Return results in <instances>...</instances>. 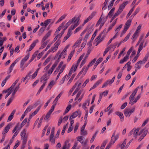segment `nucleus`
I'll use <instances>...</instances> for the list:
<instances>
[{
  "label": "nucleus",
  "mask_w": 149,
  "mask_h": 149,
  "mask_svg": "<svg viewBox=\"0 0 149 149\" xmlns=\"http://www.w3.org/2000/svg\"><path fill=\"white\" fill-rule=\"evenodd\" d=\"M90 100H86L82 105V108L85 110L87 108V107L89 106Z\"/></svg>",
  "instance_id": "37"
},
{
  "label": "nucleus",
  "mask_w": 149,
  "mask_h": 149,
  "mask_svg": "<svg viewBox=\"0 0 149 149\" xmlns=\"http://www.w3.org/2000/svg\"><path fill=\"white\" fill-rule=\"evenodd\" d=\"M116 76H114L111 79H108L106 81L102 86V88H104L108 85L111 86L114 81Z\"/></svg>",
  "instance_id": "13"
},
{
  "label": "nucleus",
  "mask_w": 149,
  "mask_h": 149,
  "mask_svg": "<svg viewBox=\"0 0 149 149\" xmlns=\"http://www.w3.org/2000/svg\"><path fill=\"white\" fill-rule=\"evenodd\" d=\"M78 25V23H75V24L72 25L70 27L67 35L64 37L63 40V42H65L71 36L72 31L74 30Z\"/></svg>",
  "instance_id": "5"
},
{
  "label": "nucleus",
  "mask_w": 149,
  "mask_h": 149,
  "mask_svg": "<svg viewBox=\"0 0 149 149\" xmlns=\"http://www.w3.org/2000/svg\"><path fill=\"white\" fill-rule=\"evenodd\" d=\"M14 98V97L11 96L7 101V103L6 104V106H8L10 103L12 102Z\"/></svg>",
  "instance_id": "60"
},
{
  "label": "nucleus",
  "mask_w": 149,
  "mask_h": 149,
  "mask_svg": "<svg viewBox=\"0 0 149 149\" xmlns=\"http://www.w3.org/2000/svg\"><path fill=\"white\" fill-rule=\"evenodd\" d=\"M115 113L116 115L119 116L121 121H123L124 120V116L123 113L121 112L117 111Z\"/></svg>",
  "instance_id": "42"
},
{
  "label": "nucleus",
  "mask_w": 149,
  "mask_h": 149,
  "mask_svg": "<svg viewBox=\"0 0 149 149\" xmlns=\"http://www.w3.org/2000/svg\"><path fill=\"white\" fill-rule=\"evenodd\" d=\"M86 23H85L84 21V23L82 24L80 26H79L74 31V33L75 34L77 32L79 31H80L83 27V26Z\"/></svg>",
  "instance_id": "38"
},
{
  "label": "nucleus",
  "mask_w": 149,
  "mask_h": 149,
  "mask_svg": "<svg viewBox=\"0 0 149 149\" xmlns=\"http://www.w3.org/2000/svg\"><path fill=\"white\" fill-rule=\"evenodd\" d=\"M70 146V144L69 143L68 141H65L64 145L62 149H69Z\"/></svg>",
  "instance_id": "36"
},
{
  "label": "nucleus",
  "mask_w": 149,
  "mask_h": 149,
  "mask_svg": "<svg viewBox=\"0 0 149 149\" xmlns=\"http://www.w3.org/2000/svg\"><path fill=\"white\" fill-rule=\"evenodd\" d=\"M37 105V104L36 103L33 105H30L26 109L24 112V114H26L29 112L33 108L36 107Z\"/></svg>",
  "instance_id": "27"
},
{
  "label": "nucleus",
  "mask_w": 149,
  "mask_h": 149,
  "mask_svg": "<svg viewBox=\"0 0 149 149\" xmlns=\"http://www.w3.org/2000/svg\"><path fill=\"white\" fill-rule=\"evenodd\" d=\"M49 42V40H47L45 41L42 44L41 46L40 47V49H42L44 48L47 45Z\"/></svg>",
  "instance_id": "50"
},
{
  "label": "nucleus",
  "mask_w": 149,
  "mask_h": 149,
  "mask_svg": "<svg viewBox=\"0 0 149 149\" xmlns=\"http://www.w3.org/2000/svg\"><path fill=\"white\" fill-rule=\"evenodd\" d=\"M66 66V64L63 63L62 61L60 62L58 67L54 72V73H56L59 71L60 72V73H62L65 68Z\"/></svg>",
  "instance_id": "9"
},
{
  "label": "nucleus",
  "mask_w": 149,
  "mask_h": 149,
  "mask_svg": "<svg viewBox=\"0 0 149 149\" xmlns=\"http://www.w3.org/2000/svg\"><path fill=\"white\" fill-rule=\"evenodd\" d=\"M75 51V50L74 49L71 51V52L70 54L68 56V58L67 59L68 62H69L71 58L72 57Z\"/></svg>",
  "instance_id": "44"
},
{
  "label": "nucleus",
  "mask_w": 149,
  "mask_h": 149,
  "mask_svg": "<svg viewBox=\"0 0 149 149\" xmlns=\"http://www.w3.org/2000/svg\"><path fill=\"white\" fill-rule=\"evenodd\" d=\"M117 19H115L112 22L111 24L110 25L109 27L108 28L107 30L106 29H105L103 32H106V33H108L110 31L112 28L113 26L116 24Z\"/></svg>",
  "instance_id": "17"
},
{
  "label": "nucleus",
  "mask_w": 149,
  "mask_h": 149,
  "mask_svg": "<svg viewBox=\"0 0 149 149\" xmlns=\"http://www.w3.org/2000/svg\"><path fill=\"white\" fill-rule=\"evenodd\" d=\"M61 44V41L58 40L54 44V46L52 47L50 49L47 54L45 55L44 57V58H45L47 56L49 52L54 53L56 52L58 49V46L60 45Z\"/></svg>",
  "instance_id": "4"
},
{
  "label": "nucleus",
  "mask_w": 149,
  "mask_h": 149,
  "mask_svg": "<svg viewBox=\"0 0 149 149\" xmlns=\"http://www.w3.org/2000/svg\"><path fill=\"white\" fill-rule=\"evenodd\" d=\"M78 66L74 63L71 66L68 74L67 75V77L70 78L72 74L77 69Z\"/></svg>",
  "instance_id": "11"
},
{
  "label": "nucleus",
  "mask_w": 149,
  "mask_h": 149,
  "mask_svg": "<svg viewBox=\"0 0 149 149\" xmlns=\"http://www.w3.org/2000/svg\"><path fill=\"white\" fill-rule=\"evenodd\" d=\"M29 57V53L26 55L21 61L20 64V67L23 66L25 62L27 61Z\"/></svg>",
  "instance_id": "21"
},
{
  "label": "nucleus",
  "mask_w": 149,
  "mask_h": 149,
  "mask_svg": "<svg viewBox=\"0 0 149 149\" xmlns=\"http://www.w3.org/2000/svg\"><path fill=\"white\" fill-rule=\"evenodd\" d=\"M54 130L55 127H54L48 124L45 127L43 130Z\"/></svg>",
  "instance_id": "31"
},
{
  "label": "nucleus",
  "mask_w": 149,
  "mask_h": 149,
  "mask_svg": "<svg viewBox=\"0 0 149 149\" xmlns=\"http://www.w3.org/2000/svg\"><path fill=\"white\" fill-rule=\"evenodd\" d=\"M108 142V140L106 139L104 141L100 147V149H104L107 143Z\"/></svg>",
  "instance_id": "49"
},
{
  "label": "nucleus",
  "mask_w": 149,
  "mask_h": 149,
  "mask_svg": "<svg viewBox=\"0 0 149 149\" xmlns=\"http://www.w3.org/2000/svg\"><path fill=\"white\" fill-rule=\"evenodd\" d=\"M78 142L77 141H76L74 142L73 146L72 147L71 149H79V147L78 146L77 147L78 145Z\"/></svg>",
  "instance_id": "63"
},
{
  "label": "nucleus",
  "mask_w": 149,
  "mask_h": 149,
  "mask_svg": "<svg viewBox=\"0 0 149 149\" xmlns=\"http://www.w3.org/2000/svg\"><path fill=\"white\" fill-rule=\"evenodd\" d=\"M96 61V59L95 58L93 59L90 62L87 66H84L83 68L81 70L79 73V74L80 75L82 74L83 76L85 75L87 71L89 68L90 67L93 65V64L95 63Z\"/></svg>",
  "instance_id": "3"
},
{
  "label": "nucleus",
  "mask_w": 149,
  "mask_h": 149,
  "mask_svg": "<svg viewBox=\"0 0 149 149\" xmlns=\"http://www.w3.org/2000/svg\"><path fill=\"white\" fill-rule=\"evenodd\" d=\"M119 134L118 132H114L111 137L110 142L105 149H109L112 145L118 139Z\"/></svg>",
  "instance_id": "1"
},
{
  "label": "nucleus",
  "mask_w": 149,
  "mask_h": 149,
  "mask_svg": "<svg viewBox=\"0 0 149 149\" xmlns=\"http://www.w3.org/2000/svg\"><path fill=\"white\" fill-rule=\"evenodd\" d=\"M91 51L92 50L91 49V47H88V50L87 51V53L86 54L84 58H87L89 55L90 54Z\"/></svg>",
  "instance_id": "55"
},
{
  "label": "nucleus",
  "mask_w": 149,
  "mask_h": 149,
  "mask_svg": "<svg viewBox=\"0 0 149 149\" xmlns=\"http://www.w3.org/2000/svg\"><path fill=\"white\" fill-rule=\"evenodd\" d=\"M126 140L127 139H125L123 143L118 144V147H120V149H125V146L126 143Z\"/></svg>",
  "instance_id": "30"
},
{
  "label": "nucleus",
  "mask_w": 149,
  "mask_h": 149,
  "mask_svg": "<svg viewBox=\"0 0 149 149\" xmlns=\"http://www.w3.org/2000/svg\"><path fill=\"white\" fill-rule=\"evenodd\" d=\"M19 86H17L14 88L13 92L12 93V96L14 97V95L19 88Z\"/></svg>",
  "instance_id": "58"
},
{
  "label": "nucleus",
  "mask_w": 149,
  "mask_h": 149,
  "mask_svg": "<svg viewBox=\"0 0 149 149\" xmlns=\"http://www.w3.org/2000/svg\"><path fill=\"white\" fill-rule=\"evenodd\" d=\"M84 56V54L81 55L80 57L78 59V60H77V62L76 63H74L78 66L79 63H80V61H81V60L83 58Z\"/></svg>",
  "instance_id": "53"
},
{
  "label": "nucleus",
  "mask_w": 149,
  "mask_h": 149,
  "mask_svg": "<svg viewBox=\"0 0 149 149\" xmlns=\"http://www.w3.org/2000/svg\"><path fill=\"white\" fill-rule=\"evenodd\" d=\"M45 29V27H42L41 28L39 31L38 34L39 35H41L44 32Z\"/></svg>",
  "instance_id": "64"
},
{
  "label": "nucleus",
  "mask_w": 149,
  "mask_h": 149,
  "mask_svg": "<svg viewBox=\"0 0 149 149\" xmlns=\"http://www.w3.org/2000/svg\"><path fill=\"white\" fill-rule=\"evenodd\" d=\"M32 73V72L31 71L29 72L28 74L26 75V78L27 80L26 81V84L28 82V80L30 79V78L31 77L32 75H31Z\"/></svg>",
  "instance_id": "48"
},
{
  "label": "nucleus",
  "mask_w": 149,
  "mask_h": 149,
  "mask_svg": "<svg viewBox=\"0 0 149 149\" xmlns=\"http://www.w3.org/2000/svg\"><path fill=\"white\" fill-rule=\"evenodd\" d=\"M103 79H101L98 81H97L93 85V87H92L90 89V91L96 87H97L99 84H101L102 81Z\"/></svg>",
  "instance_id": "28"
},
{
  "label": "nucleus",
  "mask_w": 149,
  "mask_h": 149,
  "mask_svg": "<svg viewBox=\"0 0 149 149\" xmlns=\"http://www.w3.org/2000/svg\"><path fill=\"white\" fill-rule=\"evenodd\" d=\"M51 31H49L43 37L42 40V41H44L46 39H48L49 37L50 36L51 34Z\"/></svg>",
  "instance_id": "35"
},
{
  "label": "nucleus",
  "mask_w": 149,
  "mask_h": 149,
  "mask_svg": "<svg viewBox=\"0 0 149 149\" xmlns=\"http://www.w3.org/2000/svg\"><path fill=\"white\" fill-rule=\"evenodd\" d=\"M15 112V110H13L9 116L7 120V122H8L10 121L13 118Z\"/></svg>",
  "instance_id": "39"
},
{
  "label": "nucleus",
  "mask_w": 149,
  "mask_h": 149,
  "mask_svg": "<svg viewBox=\"0 0 149 149\" xmlns=\"http://www.w3.org/2000/svg\"><path fill=\"white\" fill-rule=\"evenodd\" d=\"M102 34H100L96 38L95 41H96V43L95 46H97L101 42L104 40V38H101Z\"/></svg>",
  "instance_id": "23"
},
{
  "label": "nucleus",
  "mask_w": 149,
  "mask_h": 149,
  "mask_svg": "<svg viewBox=\"0 0 149 149\" xmlns=\"http://www.w3.org/2000/svg\"><path fill=\"white\" fill-rule=\"evenodd\" d=\"M13 125L12 123H9L5 127L4 130H8L9 129L13 127Z\"/></svg>",
  "instance_id": "52"
},
{
  "label": "nucleus",
  "mask_w": 149,
  "mask_h": 149,
  "mask_svg": "<svg viewBox=\"0 0 149 149\" xmlns=\"http://www.w3.org/2000/svg\"><path fill=\"white\" fill-rule=\"evenodd\" d=\"M65 24V23L63 22L61 24V25L60 26L58 29L56 30V31L55 32V34L56 35L58 33V32L60 31V30L61 29L62 27L63 26H64V24Z\"/></svg>",
  "instance_id": "51"
},
{
  "label": "nucleus",
  "mask_w": 149,
  "mask_h": 149,
  "mask_svg": "<svg viewBox=\"0 0 149 149\" xmlns=\"http://www.w3.org/2000/svg\"><path fill=\"white\" fill-rule=\"evenodd\" d=\"M79 111H77L73 113L70 116L69 119H72L76 118L79 114Z\"/></svg>",
  "instance_id": "34"
},
{
  "label": "nucleus",
  "mask_w": 149,
  "mask_h": 149,
  "mask_svg": "<svg viewBox=\"0 0 149 149\" xmlns=\"http://www.w3.org/2000/svg\"><path fill=\"white\" fill-rule=\"evenodd\" d=\"M51 57L50 56L49 57L47 58L45 61V62L43 63V65L44 66L45 65H47L49 62L50 61L51 59Z\"/></svg>",
  "instance_id": "62"
},
{
  "label": "nucleus",
  "mask_w": 149,
  "mask_h": 149,
  "mask_svg": "<svg viewBox=\"0 0 149 149\" xmlns=\"http://www.w3.org/2000/svg\"><path fill=\"white\" fill-rule=\"evenodd\" d=\"M49 78V77H47V75L45 74L43 75L41 78L40 81L42 83L44 84L45 83V84H46V81Z\"/></svg>",
  "instance_id": "33"
},
{
  "label": "nucleus",
  "mask_w": 149,
  "mask_h": 149,
  "mask_svg": "<svg viewBox=\"0 0 149 149\" xmlns=\"http://www.w3.org/2000/svg\"><path fill=\"white\" fill-rule=\"evenodd\" d=\"M97 12L95 11H94L88 17L84 20L85 23H86L88 21L91 20L96 15Z\"/></svg>",
  "instance_id": "19"
},
{
  "label": "nucleus",
  "mask_w": 149,
  "mask_h": 149,
  "mask_svg": "<svg viewBox=\"0 0 149 149\" xmlns=\"http://www.w3.org/2000/svg\"><path fill=\"white\" fill-rule=\"evenodd\" d=\"M81 42V41L80 40H77L73 46V48H74L77 47L79 45Z\"/></svg>",
  "instance_id": "61"
},
{
  "label": "nucleus",
  "mask_w": 149,
  "mask_h": 149,
  "mask_svg": "<svg viewBox=\"0 0 149 149\" xmlns=\"http://www.w3.org/2000/svg\"><path fill=\"white\" fill-rule=\"evenodd\" d=\"M56 82V80H51L47 87V89L51 90L52 87L55 85Z\"/></svg>",
  "instance_id": "25"
},
{
  "label": "nucleus",
  "mask_w": 149,
  "mask_h": 149,
  "mask_svg": "<svg viewBox=\"0 0 149 149\" xmlns=\"http://www.w3.org/2000/svg\"><path fill=\"white\" fill-rule=\"evenodd\" d=\"M139 33L136 32L133 34L131 38L133 43L137 39L139 36Z\"/></svg>",
  "instance_id": "32"
},
{
  "label": "nucleus",
  "mask_w": 149,
  "mask_h": 149,
  "mask_svg": "<svg viewBox=\"0 0 149 149\" xmlns=\"http://www.w3.org/2000/svg\"><path fill=\"white\" fill-rule=\"evenodd\" d=\"M79 18L74 17L69 20L65 25L68 27L73 22V24L71 25L70 26H71L72 25L75 24V23H78L79 25Z\"/></svg>",
  "instance_id": "8"
},
{
  "label": "nucleus",
  "mask_w": 149,
  "mask_h": 149,
  "mask_svg": "<svg viewBox=\"0 0 149 149\" xmlns=\"http://www.w3.org/2000/svg\"><path fill=\"white\" fill-rule=\"evenodd\" d=\"M27 119L25 118L22 121V123L20 124L18 123L15 126V128L13 130H21L22 127L25 125L27 122Z\"/></svg>",
  "instance_id": "10"
},
{
  "label": "nucleus",
  "mask_w": 149,
  "mask_h": 149,
  "mask_svg": "<svg viewBox=\"0 0 149 149\" xmlns=\"http://www.w3.org/2000/svg\"><path fill=\"white\" fill-rule=\"evenodd\" d=\"M149 56V52H148L145 57L143 58L142 60H140L137 62L139 64L141 65H142L144 64L147 61Z\"/></svg>",
  "instance_id": "14"
},
{
  "label": "nucleus",
  "mask_w": 149,
  "mask_h": 149,
  "mask_svg": "<svg viewBox=\"0 0 149 149\" xmlns=\"http://www.w3.org/2000/svg\"><path fill=\"white\" fill-rule=\"evenodd\" d=\"M135 110V107H133L131 109H126L124 110V114L126 117H129Z\"/></svg>",
  "instance_id": "12"
},
{
  "label": "nucleus",
  "mask_w": 149,
  "mask_h": 149,
  "mask_svg": "<svg viewBox=\"0 0 149 149\" xmlns=\"http://www.w3.org/2000/svg\"><path fill=\"white\" fill-rule=\"evenodd\" d=\"M122 26L123 25L122 24H121L119 26L117 27L115 30V32L118 34V32L120 30Z\"/></svg>",
  "instance_id": "59"
},
{
  "label": "nucleus",
  "mask_w": 149,
  "mask_h": 149,
  "mask_svg": "<svg viewBox=\"0 0 149 149\" xmlns=\"http://www.w3.org/2000/svg\"><path fill=\"white\" fill-rule=\"evenodd\" d=\"M70 120V127L68 130H73V124L74 123V120L72 119H69Z\"/></svg>",
  "instance_id": "43"
},
{
  "label": "nucleus",
  "mask_w": 149,
  "mask_h": 149,
  "mask_svg": "<svg viewBox=\"0 0 149 149\" xmlns=\"http://www.w3.org/2000/svg\"><path fill=\"white\" fill-rule=\"evenodd\" d=\"M66 55V52L63 50L62 52L59 54V53L58 52L56 54L55 58H57L58 60L60 59L61 57L63 58H64Z\"/></svg>",
  "instance_id": "16"
},
{
  "label": "nucleus",
  "mask_w": 149,
  "mask_h": 149,
  "mask_svg": "<svg viewBox=\"0 0 149 149\" xmlns=\"http://www.w3.org/2000/svg\"><path fill=\"white\" fill-rule=\"evenodd\" d=\"M84 138L82 136H78L76 137V139L79 141L82 145H86L88 142V140L86 139L85 141H83V139Z\"/></svg>",
  "instance_id": "15"
},
{
  "label": "nucleus",
  "mask_w": 149,
  "mask_h": 149,
  "mask_svg": "<svg viewBox=\"0 0 149 149\" xmlns=\"http://www.w3.org/2000/svg\"><path fill=\"white\" fill-rule=\"evenodd\" d=\"M52 21L51 19H48L45 20L43 22H41L40 23V25L42 26H44L46 27L50 24Z\"/></svg>",
  "instance_id": "24"
},
{
  "label": "nucleus",
  "mask_w": 149,
  "mask_h": 149,
  "mask_svg": "<svg viewBox=\"0 0 149 149\" xmlns=\"http://www.w3.org/2000/svg\"><path fill=\"white\" fill-rule=\"evenodd\" d=\"M139 88V87H138L136 88L129 97V100H130L129 104H130L131 105H134L138 101L136 98L134 99V97L137 93Z\"/></svg>",
  "instance_id": "2"
},
{
  "label": "nucleus",
  "mask_w": 149,
  "mask_h": 149,
  "mask_svg": "<svg viewBox=\"0 0 149 149\" xmlns=\"http://www.w3.org/2000/svg\"><path fill=\"white\" fill-rule=\"evenodd\" d=\"M132 21V17L129 18V19L126 22L124 28L127 30L131 25Z\"/></svg>",
  "instance_id": "20"
},
{
  "label": "nucleus",
  "mask_w": 149,
  "mask_h": 149,
  "mask_svg": "<svg viewBox=\"0 0 149 149\" xmlns=\"http://www.w3.org/2000/svg\"><path fill=\"white\" fill-rule=\"evenodd\" d=\"M81 83L80 82H77L74 85L72 86L70 90L69 91V94H70L74 90L75 88H77V87H79L81 85Z\"/></svg>",
  "instance_id": "22"
},
{
  "label": "nucleus",
  "mask_w": 149,
  "mask_h": 149,
  "mask_svg": "<svg viewBox=\"0 0 149 149\" xmlns=\"http://www.w3.org/2000/svg\"><path fill=\"white\" fill-rule=\"evenodd\" d=\"M21 138H22V140H25L26 141H27L28 135L26 134V131H22L21 132Z\"/></svg>",
  "instance_id": "29"
},
{
  "label": "nucleus",
  "mask_w": 149,
  "mask_h": 149,
  "mask_svg": "<svg viewBox=\"0 0 149 149\" xmlns=\"http://www.w3.org/2000/svg\"><path fill=\"white\" fill-rule=\"evenodd\" d=\"M26 142L27 141H26L25 140H22L20 149H24V148L26 143Z\"/></svg>",
  "instance_id": "57"
},
{
  "label": "nucleus",
  "mask_w": 149,
  "mask_h": 149,
  "mask_svg": "<svg viewBox=\"0 0 149 149\" xmlns=\"http://www.w3.org/2000/svg\"><path fill=\"white\" fill-rule=\"evenodd\" d=\"M134 68L135 70L137 71L140 69L141 68V65H140L139 63L137 62L135 65Z\"/></svg>",
  "instance_id": "47"
},
{
  "label": "nucleus",
  "mask_w": 149,
  "mask_h": 149,
  "mask_svg": "<svg viewBox=\"0 0 149 149\" xmlns=\"http://www.w3.org/2000/svg\"><path fill=\"white\" fill-rule=\"evenodd\" d=\"M118 42H116L113 44L110 45L108 46L110 47V49H111L113 51L116 48Z\"/></svg>",
  "instance_id": "46"
},
{
  "label": "nucleus",
  "mask_w": 149,
  "mask_h": 149,
  "mask_svg": "<svg viewBox=\"0 0 149 149\" xmlns=\"http://www.w3.org/2000/svg\"><path fill=\"white\" fill-rule=\"evenodd\" d=\"M133 49V47H132L129 49L126 55L124 57L123 59L120 60L119 63L120 64H123L126 62L128 60L132 51Z\"/></svg>",
  "instance_id": "7"
},
{
  "label": "nucleus",
  "mask_w": 149,
  "mask_h": 149,
  "mask_svg": "<svg viewBox=\"0 0 149 149\" xmlns=\"http://www.w3.org/2000/svg\"><path fill=\"white\" fill-rule=\"evenodd\" d=\"M108 91L107 90H106L103 92V93H100V96H101L102 97L103 96H106L107 95L108 93Z\"/></svg>",
  "instance_id": "56"
},
{
  "label": "nucleus",
  "mask_w": 149,
  "mask_h": 149,
  "mask_svg": "<svg viewBox=\"0 0 149 149\" xmlns=\"http://www.w3.org/2000/svg\"><path fill=\"white\" fill-rule=\"evenodd\" d=\"M36 41L31 45L30 46V47L29 48V49L27 50V52H28V54L29 53L30 54L29 52L31 51L34 48V47L36 46Z\"/></svg>",
  "instance_id": "40"
},
{
  "label": "nucleus",
  "mask_w": 149,
  "mask_h": 149,
  "mask_svg": "<svg viewBox=\"0 0 149 149\" xmlns=\"http://www.w3.org/2000/svg\"><path fill=\"white\" fill-rule=\"evenodd\" d=\"M142 133L141 131H131L128 134V136H131L133 133V136L136 138L138 136H139Z\"/></svg>",
  "instance_id": "18"
},
{
  "label": "nucleus",
  "mask_w": 149,
  "mask_h": 149,
  "mask_svg": "<svg viewBox=\"0 0 149 149\" xmlns=\"http://www.w3.org/2000/svg\"><path fill=\"white\" fill-rule=\"evenodd\" d=\"M115 8H112V9L110 10V11H109V12L108 13V15L107 17V18L108 17L109 18H110L112 16L115 10Z\"/></svg>",
  "instance_id": "45"
},
{
  "label": "nucleus",
  "mask_w": 149,
  "mask_h": 149,
  "mask_svg": "<svg viewBox=\"0 0 149 149\" xmlns=\"http://www.w3.org/2000/svg\"><path fill=\"white\" fill-rule=\"evenodd\" d=\"M67 15L66 14H64L63 15H62L58 20L56 22V23L57 24L59 22H61L63 19H64L66 17V16Z\"/></svg>",
  "instance_id": "54"
},
{
  "label": "nucleus",
  "mask_w": 149,
  "mask_h": 149,
  "mask_svg": "<svg viewBox=\"0 0 149 149\" xmlns=\"http://www.w3.org/2000/svg\"><path fill=\"white\" fill-rule=\"evenodd\" d=\"M107 18V17H103L102 16V15L101 17L99 19L96 25V26L97 27L100 24V29H101L103 26L105 22L106 21Z\"/></svg>",
  "instance_id": "6"
},
{
  "label": "nucleus",
  "mask_w": 149,
  "mask_h": 149,
  "mask_svg": "<svg viewBox=\"0 0 149 149\" xmlns=\"http://www.w3.org/2000/svg\"><path fill=\"white\" fill-rule=\"evenodd\" d=\"M62 94V93L61 92L57 95L53 101L54 104L56 105L57 101L61 97Z\"/></svg>",
  "instance_id": "41"
},
{
  "label": "nucleus",
  "mask_w": 149,
  "mask_h": 149,
  "mask_svg": "<svg viewBox=\"0 0 149 149\" xmlns=\"http://www.w3.org/2000/svg\"><path fill=\"white\" fill-rule=\"evenodd\" d=\"M128 3V2L127 1L124 2L123 4L120 6L118 11L121 13L124 8L125 6L127 5Z\"/></svg>",
  "instance_id": "26"
}]
</instances>
